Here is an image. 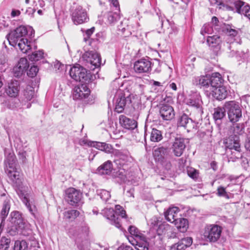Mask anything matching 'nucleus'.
<instances>
[{
    "label": "nucleus",
    "mask_w": 250,
    "mask_h": 250,
    "mask_svg": "<svg viewBox=\"0 0 250 250\" xmlns=\"http://www.w3.org/2000/svg\"><path fill=\"white\" fill-rule=\"evenodd\" d=\"M209 95L218 100L225 99L228 95V91L224 86H219L210 90Z\"/></svg>",
    "instance_id": "17"
},
{
    "label": "nucleus",
    "mask_w": 250,
    "mask_h": 250,
    "mask_svg": "<svg viewBox=\"0 0 250 250\" xmlns=\"http://www.w3.org/2000/svg\"><path fill=\"white\" fill-rule=\"evenodd\" d=\"M6 172L13 182L20 185L21 182V175L20 172L17 170V168H14V169L7 170Z\"/></svg>",
    "instance_id": "29"
},
{
    "label": "nucleus",
    "mask_w": 250,
    "mask_h": 250,
    "mask_svg": "<svg viewBox=\"0 0 250 250\" xmlns=\"http://www.w3.org/2000/svg\"><path fill=\"white\" fill-rule=\"evenodd\" d=\"M119 12L115 11L113 12L112 11L108 12L106 15L105 18L107 19V21L109 24L114 23L120 19Z\"/></svg>",
    "instance_id": "38"
},
{
    "label": "nucleus",
    "mask_w": 250,
    "mask_h": 250,
    "mask_svg": "<svg viewBox=\"0 0 250 250\" xmlns=\"http://www.w3.org/2000/svg\"><path fill=\"white\" fill-rule=\"evenodd\" d=\"M79 215V212L76 210L72 209L64 213V216L66 219H74Z\"/></svg>",
    "instance_id": "45"
},
{
    "label": "nucleus",
    "mask_w": 250,
    "mask_h": 250,
    "mask_svg": "<svg viewBox=\"0 0 250 250\" xmlns=\"http://www.w3.org/2000/svg\"><path fill=\"white\" fill-rule=\"evenodd\" d=\"M23 202L25 203V205L28 208L30 212L32 214H34V212L35 211V207L33 206V207L30 205L29 201L28 200L26 197H24Z\"/></svg>",
    "instance_id": "58"
},
{
    "label": "nucleus",
    "mask_w": 250,
    "mask_h": 250,
    "mask_svg": "<svg viewBox=\"0 0 250 250\" xmlns=\"http://www.w3.org/2000/svg\"><path fill=\"white\" fill-rule=\"evenodd\" d=\"M34 94L35 92L34 88L30 85L27 86L23 92V97L22 102L24 101L27 102L31 101L34 97Z\"/></svg>",
    "instance_id": "35"
},
{
    "label": "nucleus",
    "mask_w": 250,
    "mask_h": 250,
    "mask_svg": "<svg viewBox=\"0 0 250 250\" xmlns=\"http://www.w3.org/2000/svg\"><path fill=\"white\" fill-rule=\"evenodd\" d=\"M224 107L227 111L229 120L231 123H236L242 117L241 107L235 101H231L226 102Z\"/></svg>",
    "instance_id": "4"
},
{
    "label": "nucleus",
    "mask_w": 250,
    "mask_h": 250,
    "mask_svg": "<svg viewBox=\"0 0 250 250\" xmlns=\"http://www.w3.org/2000/svg\"><path fill=\"white\" fill-rule=\"evenodd\" d=\"M19 83L17 81L11 82L5 89L7 95L11 97H16L19 94Z\"/></svg>",
    "instance_id": "19"
},
{
    "label": "nucleus",
    "mask_w": 250,
    "mask_h": 250,
    "mask_svg": "<svg viewBox=\"0 0 250 250\" xmlns=\"http://www.w3.org/2000/svg\"><path fill=\"white\" fill-rule=\"evenodd\" d=\"M227 153L229 162H234L236 160L242 157L241 150L228 151Z\"/></svg>",
    "instance_id": "36"
},
{
    "label": "nucleus",
    "mask_w": 250,
    "mask_h": 250,
    "mask_svg": "<svg viewBox=\"0 0 250 250\" xmlns=\"http://www.w3.org/2000/svg\"><path fill=\"white\" fill-rule=\"evenodd\" d=\"M211 2L213 3L214 2V4H216L218 5L222 6L223 7H228V4L229 3H233L234 2V0H211Z\"/></svg>",
    "instance_id": "52"
},
{
    "label": "nucleus",
    "mask_w": 250,
    "mask_h": 250,
    "mask_svg": "<svg viewBox=\"0 0 250 250\" xmlns=\"http://www.w3.org/2000/svg\"><path fill=\"white\" fill-rule=\"evenodd\" d=\"M209 80L210 82V90L215 87L221 86L220 84L223 81L220 74L217 72L212 73L211 76L209 77Z\"/></svg>",
    "instance_id": "26"
},
{
    "label": "nucleus",
    "mask_w": 250,
    "mask_h": 250,
    "mask_svg": "<svg viewBox=\"0 0 250 250\" xmlns=\"http://www.w3.org/2000/svg\"><path fill=\"white\" fill-rule=\"evenodd\" d=\"M10 208V199L7 198L5 200H4L3 203L2 208L0 212V218L1 219V223L0 225V226H1L2 222L5 220V219L8 214Z\"/></svg>",
    "instance_id": "31"
},
{
    "label": "nucleus",
    "mask_w": 250,
    "mask_h": 250,
    "mask_svg": "<svg viewBox=\"0 0 250 250\" xmlns=\"http://www.w3.org/2000/svg\"><path fill=\"white\" fill-rule=\"evenodd\" d=\"M119 122L122 126L127 129H133L137 127V123L134 120L123 115L120 116Z\"/></svg>",
    "instance_id": "21"
},
{
    "label": "nucleus",
    "mask_w": 250,
    "mask_h": 250,
    "mask_svg": "<svg viewBox=\"0 0 250 250\" xmlns=\"http://www.w3.org/2000/svg\"><path fill=\"white\" fill-rule=\"evenodd\" d=\"M216 194L219 197H223L226 199H229V196L226 191V189L223 187H219L217 189Z\"/></svg>",
    "instance_id": "54"
},
{
    "label": "nucleus",
    "mask_w": 250,
    "mask_h": 250,
    "mask_svg": "<svg viewBox=\"0 0 250 250\" xmlns=\"http://www.w3.org/2000/svg\"><path fill=\"white\" fill-rule=\"evenodd\" d=\"M65 193L66 199L68 203L72 206H77L82 197V193L73 188H68Z\"/></svg>",
    "instance_id": "9"
},
{
    "label": "nucleus",
    "mask_w": 250,
    "mask_h": 250,
    "mask_svg": "<svg viewBox=\"0 0 250 250\" xmlns=\"http://www.w3.org/2000/svg\"><path fill=\"white\" fill-rule=\"evenodd\" d=\"M91 146L96 147L98 149L104 151L106 153L111 152L113 149V148L110 145L105 143L95 142L92 143V145H91Z\"/></svg>",
    "instance_id": "34"
},
{
    "label": "nucleus",
    "mask_w": 250,
    "mask_h": 250,
    "mask_svg": "<svg viewBox=\"0 0 250 250\" xmlns=\"http://www.w3.org/2000/svg\"><path fill=\"white\" fill-rule=\"evenodd\" d=\"M27 67V60L26 59L21 58L18 62V64L15 66V69L20 68L25 71Z\"/></svg>",
    "instance_id": "50"
},
{
    "label": "nucleus",
    "mask_w": 250,
    "mask_h": 250,
    "mask_svg": "<svg viewBox=\"0 0 250 250\" xmlns=\"http://www.w3.org/2000/svg\"><path fill=\"white\" fill-rule=\"evenodd\" d=\"M174 225L182 232H185L188 227V221L183 218H179L174 223Z\"/></svg>",
    "instance_id": "33"
},
{
    "label": "nucleus",
    "mask_w": 250,
    "mask_h": 250,
    "mask_svg": "<svg viewBox=\"0 0 250 250\" xmlns=\"http://www.w3.org/2000/svg\"><path fill=\"white\" fill-rule=\"evenodd\" d=\"M172 148L176 156L179 157L181 156L186 148L185 140L183 138H176Z\"/></svg>",
    "instance_id": "15"
},
{
    "label": "nucleus",
    "mask_w": 250,
    "mask_h": 250,
    "mask_svg": "<svg viewBox=\"0 0 250 250\" xmlns=\"http://www.w3.org/2000/svg\"><path fill=\"white\" fill-rule=\"evenodd\" d=\"M72 20L75 24H80L87 22L88 18L86 12L81 6H78L73 11Z\"/></svg>",
    "instance_id": "8"
},
{
    "label": "nucleus",
    "mask_w": 250,
    "mask_h": 250,
    "mask_svg": "<svg viewBox=\"0 0 250 250\" xmlns=\"http://www.w3.org/2000/svg\"><path fill=\"white\" fill-rule=\"evenodd\" d=\"M109 1L115 7L116 11L120 12L119 4L118 0H109Z\"/></svg>",
    "instance_id": "63"
},
{
    "label": "nucleus",
    "mask_w": 250,
    "mask_h": 250,
    "mask_svg": "<svg viewBox=\"0 0 250 250\" xmlns=\"http://www.w3.org/2000/svg\"><path fill=\"white\" fill-rule=\"evenodd\" d=\"M128 231L131 235H133L134 237V238H136L137 236H140L143 235V234L140 233L138 229H137L134 226H130L128 228ZM131 239L133 240V238H131Z\"/></svg>",
    "instance_id": "55"
},
{
    "label": "nucleus",
    "mask_w": 250,
    "mask_h": 250,
    "mask_svg": "<svg viewBox=\"0 0 250 250\" xmlns=\"http://www.w3.org/2000/svg\"><path fill=\"white\" fill-rule=\"evenodd\" d=\"M97 193L101 198L105 202H106L111 197L110 192L105 189L98 190Z\"/></svg>",
    "instance_id": "46"
},
{
    "label": "nucleus",
    "mask_w": 250,
    "mask_h": 250,
    "mask_svg": "<svg viewBox=\"0 0 250 250\" xmlns=\"http://www.w3.org/2000/svg\"><path fill=\"white\" fill-rule=\"evenodd\" d=\"M4 165L5 166V171L9 169H14V168H16V156L13 152H9L6 155Z\"/></svg>",
    "instance_id": "24"
},
{
    "label": "nucleus",
    "mask_w": 250,
    "mask_h": 250,
    "mask_svg": "<svg viewBox=\"0 0 250 250\" xmlns=\"http://www.w3.org/2000/svg\"><path fill=\"white\" fill-rule=\"evenodd\" d=\"M128 240L137 250H148L149 243L144 235L137 236L133 240Z\"/></svg>",
    "instance_id": "14"
},
{
    "label": "nucleus",
    "mask_w": 250,
    "mask_h": 250,
    "mask_svg": "<svg viewBox=\"0 0 250 250\" xmlns=\"http://www.w3.org/2000/svg\"><path fill=\"white\" fill-rule=\"evenodd\" d=\"M158 222L159 220L158 218L154 216L149 220L148 221V224L150 225L151 227L153 228L158 225Z\"/></svg>",
    "instance_id": "60"
},
{
    "label": "nucleus",
    "mask_w": 250,
    "mask_h": 250,
    "mask_svg": "<svg viewBox=\"0 0 250 250\" xmlns=\"http://www.w3.org/2000/svg\"><path fill=\"white\" fill-rule=\"evenodd\" d=\"M179 211L178 208L174 207L169 208L165 212V217L169 222L174 223L178 218V213Z\"/></svg>",
    "instance_id": "20"
},
{
    "label": "nucleus",
    "mask_w": 250,
    "mask_h": 250,
    "mask_svg": "<svg viewBox=\"0 0 250 250\" xmlns=\"http://www.w3.org/2000/svg\"><path fill=\"white\" fill-rule=\"evenodd\" d=\"M13 250H28V244L24 240L15 241Z\"/></svg>",
    "instance_id": "43"
},
{
    "label": "nucleus",
    "mask_w": 250,
    "mask_h": 250,
    "mask_svg": "<svg viewBox=\"0 0 250 250\" xmlns=\"http://www.w3.org/2000/svg\"><path fill=\"white\" fill-rule=\"evenodd\" d=\"M233 131L237 134H242L244 132V126L243 124H235L233 125Z\"/></svg>",
    "instance_id": "53"
},
{
    "label": "nucleus",
    "mask_w": 250,
    "mask_h": 250,
    "mask_svg": "<svg viewBox=\"0 0 250 250\" xmlns=\"http://www.w3.org/2000/svg\"><path fill=\"white\" fill-rule=\"evenodd\" d=\"M211 23L214 27V29L217 31H220L222 27H224L225 24L220 22L218 18L216 17H213L212 18Z\"/></svg>",
    "instance_id": "47"
},
{
    "label": "nucleus",
    "mask_w": 250,
    "mask_h": 250,
    "mask_svg": "<svg viewBox=\"0 0 250 250\" xmlns=\"http://www.w3.org/2000/svg\"><path fill=\"white\" fill-rule=\"evenodd\" d=\"M222 30L229 36L232 37H235L238 33V30L232 28L231 26L229 24H224Z\"/></svg>",
    "instance_id": "42"
},
{
    "label": "nucleus",
    "mask_w": 250,
    "mask_h": 250,
    "mask_svg": "<svg viewBox=\"0 0 250 250\" xmlns=\"http://www.w3.org/2000/svg\"><path fill=\"white\" fill-rule=\"evenodd\" d=\"M213 32V27L209 24H205L201 30V34L204 35L205 34H211Z\"/></svg>",
    "instance_id": "51"
},
{
    "label": "nucleus",
    "mask_w": 250,
    "mask_h": 250,
    "mask_svg": "<svg viewBox=\"0 0 250 250\" xmlns=\"http://www.w3.org/2000/svg\"><path fill=\"white\" fill-rule=\"evenodd\" d=\"M163 136L162 132L155 128L152 129L150 134V140L154 142H158L162 140Z\"/></svg>",
    "instance_id": "40"
},
{
    "label": "nucleus",
    "mask_w": 250,
    "mask_h": 250,
    "mask_svg": "<svg viewBox=\"0 0 250 250\" xmlns=\"http://www.w3.org/2000/svg\"><path fill=\"white\" fill-rule=\"evenodd\" d=\"M87 84L84 83V84L78 85L75 87L73 93L74 99H83L88 97L90 94V91Z\"/></svg>",
    "instance_id": "11"
},
{
    "label": "nucleus",
    "mask_w": 250,
    "mask_h": 250,
    "mask_svg": "<svg viewBox=\"0 0 250 250\" xmlns=\"http://www.w3.org/2000/svg\"><path fill=\"white\" fill-rule=\"evenodd\" d=\"M192 243V239L191 237H186L180 240L178 243L173 245L170 250H185L190 247Z\"/></svg>",
    "instance_id": "18"
},
{
    "label": "nucleus",
    "mask_w": 250,
    "mask_h": 250,
    "mask_svg": "<svg viewBox=\"0 0 250 250\" xmlns=\"http://www.w3.org/2000/svg\"><path fill=\"white\" fill-rule=\"evenodd\" d=\"M207 42L210 47L216 48L217 49L220 48V44L222 41L220 37L218 35L208 37Z\"/></svg>",
    "instance_id": "30"
},
{
    "label": "nucleus",
    "mask_w": 250,
    "mask_h": 250,
    "mask_svg": "<svg viewBox=\"0 0 250 250\" xmlns=\"http://www.w3.org/2000/svg\"><path fill=\"white\" fill-rule=\"evenodd\" d=\"M159 111L161 117L165 120H170L175 115L173 107L168 104H162Z\"/></svg>",
    "instance_id": "16"
},
{
    "label": "nucleus",
    "mask_w": 250,
    "mask_h": 250,
    "mask_svg": "<svg viewBox=\"0 0 250 250\" xmlns=\"http://www.w3.org/2000/svg\"><path fill=\"white\" fill-rule=\"evenodd\" d=\"M39 71V68L37 66L33 65L30 67L27 71V75L31 78L35 77Z\"/></svg>",
    "instance_id": "56"
},
{
    "label": "nucleus",
    "mask_w": 250,
    "mask_h": 250,
    "mask_svg": "<svg viewBox=\"0 0 250 250\" xmlns=\"http://www.w3.org/2000/svg\"><path fill=\"white\" fill-rule=\"evenodd\" d=\"M11 222L15 225L17 229H21L24 228V223L21 216L18 211H13L10 214Z\"/></svg>",
    "instance_id": "22"
},
{
    "label": "nucleus",
    "mask_w": 250,
    "mask_h": 250,
    "mask_svg": "<svg viewBox=\"0 0 250 250\" xmlns=\"http://www.w3.org/2000/svg\"><path fill=\"white\" fill-rule=\"evenodd\" d=\"M113 169L112 164L110 161H107L100 166L97 172L100 174H110Z\"/></svg>",
    "instance_id": "27"
},
{
    "label": "nucleus",
    "mask_w": 250,
    "mask_h": 250,
    "mask_svg": "<svg viewBox=\"0 0 250 250\" xmlns=\"http://www.w3.org/2000/svg\"><path fill=\"white\" fill-rule=\"evenodd\" d=\"M77 247L80 250H87L90 247L89 228L87 226L82 227L76 238Z\"/></svg>",
    "instance_id": "5"
},
{
    "label": "nucleus",
    "mask_w": 250,
    "mask_h": 250,
    "mask_svg": "<svg viewBox=\"0 0 250 250\" xmlns=\"http://www.w3.org/2000/svg\"><path fill=\"white\" fill-rule=\"evenodd\" d=\"M169 153L170 149L168 146H160L154 150L153 155L157 161L163 163L168 158Z\"/></svg>",
    "instance_id": "10"
},
{
    "label": "nucleus",
    "mask_w": 250,
    "mask_h": 250,
    "mask_svg": "<svg viewBox=\"0 0 250 250\" xmlns=\"http://www.w3.org/2000/svg\"><path fill=\"white\" fill-rule=\"evenodd\" d=\"M43 53L42 50L34 51L28 56V59L31 61H38L43 58Z\"/></svg>",
    "instance_id": "44"
},
{
    "label": "nucleus",
    "mask_w": 250,
    "mask_h": 250,
    "mask_svg": "<svg viewBox=\"0 0 250 250\" xmlns=\"http://www.w3.org/2000/svg\"><path fill=\"white\" fill-rule=\"evenodd\" d=\"M126 104V99L123 94H119L117 97L115 110L118 113H121L124 109Z\"/></svg>",
    "instance_id": "28"
},
{
    "label": "nucleus",
    "mask_w": 250,
    "mask_h": 250,
    "mask_svg": "<svg viewBox=\"0 0 250 250\" xmlns=\"http://www.w3.org/2000/svg\"><path fill=\"white\" fill-rule=\"evenodd\" d=\"M193 83L194 84L204 88H209V91H210L209 76H202L195 77L193 80Z\"/></svg>",
    "instance_id": "23"
},
{
    "label": "nucleus",
    "mask_w": 250,
    "mask_h": 250,
    "mask_svg": "<svg viewBox=\"0 0 250 250\" xmlns=\"http://www.w3.org/2000/svg\"><path fill=\"white\" fill-rule=\"evenodd\" d=\"M186 102L187 104L195 107L199 113H203L202 107V101L201 96L199 93H195L193 95H190L189 98L186 99Z\"/></svg>",
    "instance_id": "13"
},
{
    "label": "nucleus",
    "mask_w": 250,
    "mask_h": 250,
    "mask_svg": "<svg viewBox=\"0 0 250 250\" xmlns=\"http://www.w3.org/2000/svg\"><path fill=\"white\" fill-rule=\"evenodd\" d=\"M170 226L165 223H163L159 225L158 228L157 229V232L158 235H162L165 234L167 231L170 229Z\"/></svg>",
    "instance_id": "49"
},
{
    "label": "nucleus",
    "mask_w": 250,
    "mask_h": 250,
    "mask_svg": "<svg viewBox=\"0 0 250 250\" xmlns=\"http://www.w3.org/2000/svg\"><path fill=\"white\" fill-rule=\"evenodd\" d=\"M226 109L225 108L217 107L214 109L213 113V118L217 121V120H221L226 115Z\"/></svg>",
    "instance_id": "39"
},
{
    "label": "nucleus",
    "mask_w": 250,
    "mask_h": 250,
    "mask_svg": "<svg viewBox=\"0 0 250 250\" xmlns=\"http://www.w3.org/2000/svg\"><path fill=\"white\" fill-rule=\"evenodd\" d=\"M144 85L142 84H137L136 85V92L138 93V94L142 95L144 93Z\"/></svg>",
    "instance_id": "61"
},
{
    "label": "nucleus",
    "mask_w": 250,
    "mask_h": 250,
    "mask_svg": "<svg viewBox=\"0 0 250 250\" xmlns=\"http://www.w3.org/2000/svg\"><path fill=\"white\" fill-rule=\"evenodd\" d=\"M234 5L236 11L242 14L245 12V10L248 8L249 5L241 0H237L234 2Z\"/></svg>",
    "instance_id": "37"
},
{
    "label": "nucleus",
    "mask_w": 250,
    "mask_h": 250,
    "mask_svg": "<svg viewBox=\"0 0 250 250\" xmlns=\"http://www.w3.org/2000/svg\"><path fill=\"white\" fill-rule=\"evenodd\" d=\"M116 211L111 208H106L103 210L102 214L108 220H110L111 224L114 225L117 228L121 227L120 218L119 216L122 218L126 217L125 211L120 205H116Z\"/></svg>",
    "instance_id": "2"
},
{
    "label": "nucleus",
    "mask_w": 250,
    "mask_h": 250,
    "mask_svg": "<svg viewBox=\"0 0 250 250\" xmlns=\"http://www.w3.org/2000/svg\"><path fill=\"white\" fill-rule=\"evenodd\" d=\"M188 174L190 177L193 179H197L199 176L198 171L192 168L188 170Z\"/></svg>",
    "instance_id": "57"
},
{
    "label": "nucleus",
    "mask_w": 250,
    "mask_h": 250,
    "mask_svg": "<svg viewBox=\"0 0 250 250\" xmlns=\"http://www.w3.org/2000/svg\"><path fill=\"white\" fill-rule=\"evenodd\" d=\"M24 71V70L21 69L20 68H18V69L16 70L15 66L13 68L14 75L16 77H20Z\"/></svg>",
    "instance_id": "62"
},
{
    "label": "nucleus",
    "mask_w": 250,
    "mask_h": 250,
    "mask_svg": "<svg viewBox=\"0 0 250 250\" xmlns=\"http://www.w3.org/2000/svg\"><path fill=\"white\" fill-rule=\"evenodd\" d=\"M11 240L5 236L2 237L0 239V250H9Z\"/></svg>",
    "instance_id": "41"
},
{
    "label": "nucleus",
    "mask_w": 250,
    "mask_h": 250,
    "mask_svg": "<svg viewBox=\"0 0 250 250\" xmlns=\"http://www.w3.org/2000/svg\"><path fill=\"white\" fill-rule=\"evenodd\" d=\"M7 58L4 55H1L0 56V71L4 72L8 67Z\"/></svg>",
    "instance_id": "48"
},
{
    "label": "nucleus",
    "mask_w": 250,
    "mask_h": 250,
    "mask_svg": "<svg viewBox=\"0 0 250 250\" xmlns=\"http://www.w3.org/2000/svg\"><path fill=\"white\" fill-rule=\"evenodd\" d=\"M222 228L217 225L207 226L204 229V238L210 242H215L220 238Z\"/></svg>",
    "instance_id": "6"
},
{
    "label": "nucleus",
    "mask_w": 250,
    "mask_h": 250,
    "mask_svg": "<svg viewBox=\"0 0 250 250\" xmlns=\"http://www.w3.org/2000/svg\"><path fill=\"white\" fill-rule=\"evenodd\" d=\"M134 69L138 73L148 72L151 70V62L146 59H140L134 63Z\"/></svg>",
    "instance_id": "12"
},
{
    "label": "nucleus",
    "mask_w": 250,
    "mask_h": 250,
    "mask_svg": "<svg viewBox=\"0 0 250 250\" xmlns=\"http://www.w3.org/2000/svg\"><path fill=\"white\" fill-rule=\"evenodd\" d=\"M118 250H133L131 247L127 246H121Z\"/></svg>",
    "instance_id": "64"
},
{
    "label": "nucleus",
    "mask_w": 250,
    "mask_h": 250,
    "mask_svg": "<svg viewBox=\"0 0 250 250\" xmlns=\"http://www.w3.org/2000/svg\"><path fill=\"white\" fill-rule=\"evenodd\" d=\"M226 151L241 150L238 137L235 136L233 139H229L226 142Z\"/></svg>",
    "instance_id": "25"
},
{
    "label": "nucleus",
    "mask_w": 250,
    "mask_h": 250,
    "mask_svg": "<svg viewBox=\"0 0 250 250\" xmlns=\"http://www.w3.org/2000/svg\"><path fill=\"white\" fill-rule=\"evenodd\" d=\"M83 60L94 66L93 69L100 67L101 64V58L100 54L94 50L85 52L82 56Z\"/></svg>",
    "instance_id": "7"
},
{
    "label": "nucleus",
    "mask_w": 250,
    "mask_h": 250,
    "mask_svg": "<svg viewBox=\"0 0 250 250\" xmlns=\"http://www.w3.org/2000/svg\"><path fill=\"white\" fill-rule=\"evenodd\" d=\"M69 75L75 81L85 83H89L93 79V76L79 64H76L70 68Z\"/></svg>",
    "instance_id": "3"
},
{
    "label": "nucleus",
    "mask_w": 250,
    "mask_h": 250,
    "mask_svg": "<svg viewBox=\"0 0 250 250\" xmlns=\"http://www.w3.org/2000/svg\"><path fill=\"white\" fill-rule=\"evenodd\" d=\"M94 30L95 28L94 27L86 30L85 32V35L86 37H84V40L85 42H86V41L90 38V36L93 33Z\"/></svg>",
    "instance_id": "59"
},
{
    "label": "nucleus",
    "mask_w": 250,
    "mask_h": 250,
    "mask_svg": "<svg viewBox=\"0 0 250 250\" xmlns=\"http://www.w3.org/2000/svg\"><path fill=\"white\" fill-rule=\"evenodd\" d=\"M34 31L31 27L20 26L7 35L9 44L19 48L22 53H27L32 50L31 42L27 38H32Z\"/></svg>",
    "instance_id": "1"
},
{
    "label": "nucleus",
    "mask_w": 250,
    "mask_h": 250,
    "mask_svg": "<svg viewBox=\"0 0 250 250\" xmlns=\"http://www.w3.org/2000/svg\"><path fill=\"white\" fill-rule=\"evenodd\" d=\"M178 125L187 128L188 129L191 128L192 125V120L189 118L187 115L184 114L179 119Z\"/></svg>",
    "instance_id": "32"
}]
</instances>
